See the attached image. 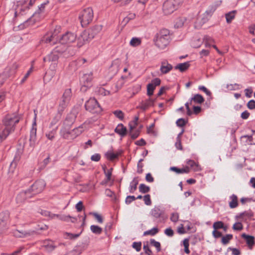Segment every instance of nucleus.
Instances as JSON below:
<instances>
[{
    "label": "nucleus",
    "instance_id": "1",
    "mask_svg": "<svg viewBox=\"0 0 255 255\" xmlns=\"http://www.w3.org/2000/svg\"><path fill=\"white\" fill-rule=\"evenodd\" d=\"M60 31V26H56L53 30L47 32L43 36L41 42L51 45H57L59 47L60 51H65L68 45L75 41L76 35L74 33L67 32L59 36Z\"/></svg>",
    "mask_w": 255,
    "mask_h": 255
},
{
    "label": "nucleus",
    "instance_id": "2",
    "mask_svg": "<svg viewBox=\"0 0 255 255\" xmlns=\"http://www.w3.org/2000/svg\"><path fill=\"white\" fill-rule=\"evenodd\" d=\"M170 39L169 31L165 28L159 30L156 34L154 41L155 45L159 49L165 48Z\"/></svg>",
    "mask_w": 255,
    "mask_h": 255
},
{
    "label": "nucleus",
    "instance_id": "3",
    "mask_svg": "<svg viewBox=\"0 0 255 255\" xmlns=\"http://www.w3.org/2000/svg\"><path fill=\"white\" fill-rule=\"evenodd\" d=\"M86 128L85 123L81 125L79 127L69 131L66 127H64L60 131L61 135L65 139H73L79 135Z\"/></svg>",
    "mask_w": 255,
    "mask_h": 255
},
{
    "label": "nucleus",
    "instance_id": "4",
    "mask_svg": "<svg viewBox=\"0 0 255 255\" xmlns=\"http://www.w3.org/2000/svg\"><path fill=\"white\" fill-rule=\"evenodd\" d=\"M183 2V0H167L162 7L163 13L166 15L170 14Z\"/></svg>",
    "mask_w": 255,
    "mask_h": 255
},
{
    "label": "nucleus",
    "instance_id": "5",
    "mask_svg": "<svg viewBox=\"0 0 255 255\" xmlns=\"http://www.w3.org/2000/svg\"><path fill=\"white\" fill-rule=\"evenodd\" d=\"M93 11L92 8L84 9L79 15V19L82 27L87 26L93 20Z\"/></svg>",
    "mask_w": 255,
    "mask_h": 255
},
{
    "label": "nucleus",
    "instance_id": "6",
    "mask_svg": "<svg viewBox=\"0 0 255 255\" xmlns=\"http://www.w3.org/2000/svg\"><path fill=\"white\" fill-rule=\"evenodd\" d=\"M72 96L71 89H67L65 90L61 101L58 107L57 111L59 113H63L66 107L67 106Z\"/></svg>",
    "mask_w": 255,
    "mask_h": 255
},
{
    "label": "nucleus",
    "instance_id": "7",
    "mask_svg": "<svg viewBox=\"0 0 255 255\" xmlns=\"http://www.w3.org/2000/svg\"><path fill=\"white\" fill-rule=\"evenodd\" d=\"M85 106L86 110L93 113H98L102 111L98 101L94 98L89 99L86 102Z\"/></svg>",
    "mask_w": 255,
    "mask_h": 255
},
{
    "label": "nucleus",
    "instance_id": "8",
    "mask_svg": "<svg viewBox=\"0 0 255 255\" xmlns=\"http://www.w3.org/2000/svg\"><path fill=\"white\" fill-rule=\"evenodd\" d=\"M19 122V118L14 115H8L2 121L3 125L10 129L11 132L14 129V126Z\"/></svg>",
    "mask_w": 255,
    "mask_h": 255
},
{
    "label": "nucleus",
    "instance_id": "9",
    "mask_svg": "<svg viewBox=\"0 0 255 255\" xmlns=\"http://www.w3.org/2000/svg\"><path fill=\"white\" fill-rule=\"evenodd\" d=\"M93 80V74L92 73L85 74L81 78V84L82 85L81 90L85 92L91 87L92 81Z\"/></svg>",
    "mask_w": 255,
    "mask_h": 255
},
{
    "label": "nucleus",
    "instance_id": "10",
    "mask_svg": "<svg viewBox=\"0 0 255 255\" xmlns=\"http://www.w3.org/2000/svg\"><path fill=\"white\" fill-rule=\"evenodd\" d=\"M55 47L51 51V52L46 57L44 58V61H48L51 62H55L58 60L59 55L62 54L64 51H60L59 47L55 45Z\"/></svg>",
    "mask_w": 255,
    "mask_h": 255
},
{
    "label": "nucleus",
    "instance_id": "11",
    "mask_svg": "<svg viewBox=\"0 0 255 255\" xmlns=\"http://www.w3.org/2000/svg\"><path fill=\"white\" fill-rule=\"evenodd\" d=\"M93 38V35L90 36L89 32L85 30L83 31L77 39V46L81 47L89 42Z\"/></svg>",
    "mask_w": 255,
    "mask_h": 255
},
{
    "label": "nucleus",
    "instance_id": "12",
    "mask_svg": "<svg viewBox=\"0 0 255 255\" xmlns=\"http://www.w3.org/2000/svg\"><path fill=\"white\" fill-rule=\"evenodd\" d=\"M32 194L30 189L21 191L16 197V202L17 204H22L27 199L32 197Z\"/></svg>",
    "mask_w": 255,
    "mask_h": 255
},
{
    "label": "nucleus",
    "instance_id": "13",
    "mask_svg": "<svg viewBox=\"0 0 255 255\" xmlns=\"http://www.w3.org/2000/svg\"><path fill=\"white\" fill-rule=\"evenodd\" d=\"M46 185L45 181L43 180H39L36 181L29 189L30 190L32 195L41 192Z\"/></svg>",
    "mask_w": 255,
    "mask_h": 255
},
{
    "label": "nucleus",
    "instance_id": "14",
    "mask_svg": "<svg viewBox=\"0 0 255 255\" xmlns=\"http://www.w3.org/2000/svg\"><path fill=\"white\" fill-rule=\"evenodd\" d=\"M41 247L49 253L53 252L57 247L55 242L49 239L45 240L41 242Z\"/></svg>",
    "mask_w": 255,
    "mask_h": 255
},
{
    "label": "nucleus",
    "instance_id": "15",
    "mask_svg": "<svg viewBox=\"0 0 255 255\" xmlns=\"http://www.w3.org/2000/svg\"><path fill=\"white\" fill-rule=\"evenodd\" d=\"M77 112L76 110H73L70 113H69L67 115L64 122V127L67 128V127H68L71 126L74 123L77 117Z\"/></svg>",
    "mask_w": 255,
    "mask_h": 255
},
{
    "label": "nucleus",
    "instance_id": "16",
    "mask_svg": "<svg viewBox=\"0 0 255 255\" xmlns=\"http://www.w3.org/2000/svg\"><path fill=\"white\" fill-rule=\"evenodd\" d=\"M103 169L104 170V172L106 176V179L101 182V184L106 185L109 182L112 181L111 185H113L114 183V180H112L113 168H111L108 170H107L106 166H103Z\"/></svg>",
    "mask_w": 255,
    "mask_h": 255
},
{
    "label": "nucleus",
    "instance_id": "17",
    "mask_svg": "<svg viewBox=\"0 0 255 255\" xmlns=\"http://www.w3.org/2000/svg\"><path fill=\"white\" fill-rule=\"evenodd\" d=\"M10 132L11 131L7 127L0 124V142L5 139Z\"/></svg>",
    "mask_w": 255,
    "mask_h": 255
},
{
    "label": "nucleus",
    "instance_id": "18",
    "mask_svg": "<svg viewBox=\"0 0 255 255\" xmlns=\"http://www.w3.org/2000/svg\"><path fill=\"white\" fill-rule=\"evenodd\" d=\"M154 100L149 98L145 101H142L140 103V105L137 108L145 111L149 107L153 106L154 105Z\"/></svg>",
    "mask_w": 255,
    "mask_h": 255
},
{
    "label": "nucleus",
    "instance_id": "19",
    "mask_svg": "<svg viewBox=\"0 0 255 255\" xmlns=\"http://www.w3.org/2000/svg\"><path fill=\"white\" fill-rule=\"evenodd\" d=\"M172 66L166 61L161 62L160 70L162 74H165L168 73L172 69Z\"/></svg>",
    "mask_w": 255,
    "mask_h": 255
},
{
    "label": "nucleus",
    "instance_id": "20",
    "mask_svg": "<svg viewBox=\"0 0 255 255\" xmlns=\"http://www.w3.org/2000/svg\"><path fill=\"white\" fill-rule=\"evenodd\" d=\"M241 236L246 241L249 249H252L253 246L255 244V237L253 236L246 235L245 233L243 234Z\"/></svg>",
    "mask_w": 255,
    "mask_h": 255
},
{
    "label": "nucleus",
    "instance_id": "21",
    "mask_svg": "<svg viewBox=\"0 0 255 255\" xmlns=\"http://www.w3.org/2000/svg\"><path fill=\"white\" fill-rule=\"evenodd\" d=\"M122 153L120 151L113 152L112 150L108 151L105 154L107 159L109 160H113L117 158Z\"/></svg>",
    "mask_w": 255,
    "mask_h": 255
},
{
    "label": "nucleus",
    "instance_id": "22",
    "mask_svg": "<svg viewBox=\"0 0 255 255\" xmlns=\"http://www.w3.org/2000/svg\"><path fill=\"white\" fill-rule=\"evenodd\" d=\"M62 113H59L57 111V114L53 118L51 122H50L49 128H54L57 127L58 128V124L59 122L62 115Z\"/></svg>",
    "mask_w": 255,
    "mask_h": 255
},
{
    "label": "nucleus",
    "instance_id": "23",
    "mask_svg": "<svg viewBox=\"0 0 255 255\" xmlns=\"http://www.w3.org/2000/svg\"><path fill=\"white\" fill-rule=\"evenodd\" d=\"M36 125V122H34L33 124L32 128L31 129L30 131V138L29 140L30 141V144L34 146L35 144V141L36 140V128L34 127V126Z\"/></svg>",
    "mask_w": 255,
    "mask_h": 255
},
{
    "label": "nucleus",
    "instance_id": "24",
    "mask_svg": "<svg viewBox=\"0 0 255 255\" xmlns=\"http://www.w3.org/2000/svg\"><path fill=\"white\" fill-rule=\"evenodd\" d=\"M121 64V61L117 59L113 61L110 67V71L113 73L116 74L118 72L119 69L120 65Z\"/></svg>",
    "mask_w": 255,
    "mask_h": 255
},
{
    "label": "nucleus",
    "instance_id": "25",
    "mask_svg": "<svg viewBox=\"0 0 255 255\" xmlns=\"http://www.w3.org/2000/svg\"><path fill=\"white\" fill-rule=\"evenodd\" d=\"M170 170L176 172L177 174L188 173L190 172V168L188 166H186L183 168H178L176 167H171Z\"/></svg>",
    "mask_w": 255,
    "mask_h": 255
},
{
    "label": "nucleus",
    "instance_id": "26",
    "mask_svg": "<svg viewBox=\"0 0 255 255\" xmlns=\"http://www.w3.org/2000/svg\"><path fill=\"white\" fill-rule=\"evenodd\" d=\"M163 214L164 211L157 207H155L151 210V215L155 218H160Z\"/></svg>",
    "mask_w": 255,
    "mask_h": 255
},
{
    "label": "nucleus",
    "instance_id": "27",
    "mask_svg": "<svg viewBox=\"0 0 255 255\" xmlns=\"http://www.w3.org/2000/svg\"><path fill=\"white\" fill-rule=\"evenodd\" d=\"M230 201L229 202V207L233 209L235 208L238 206V200L237 196L233 194L230 197Z\"/></svg>",
    "mask_w": 255,
    "mask_h": 255
},
{
    "label": "nucleus",
    "instance_id": "28",
    "mask_svg": "<svg viewBox=\"0 0 255 255\" xmlns=\"http://www.w3.org/2000/svg\"><path fill=\"white\" fill-rule=\"evenodd\" d=\"M14 235L17 238H25L30 236L31 235V233L30 232L23 230H16L14 232Z\"/></svg>",
    "mask_w": 255,
    "mask_h": 255
},
{
    "label": "nucleus",
    "instance_id": "29",
    "mask_svg": "<svg viewBox=\"0 0 255 255\" xmlns=\"http://www.w3.org/2000/svg\"><path fill=\"white\" fill-rule=\"evenodd\" d=\"M115 131L116 133L119 134L121 136H124L126 134L127 128L123 124H119L115 128Z\"/></svg>",
    "mask_w": 255,
    "mask_h": 255
},
{
    "label": "nucleus",
    "instance_id": "30",
    "mask_svg": "<svg viewBox=\"0 0 255 255\" xmlns=\"http://www.w3.org/2000/svg\"><path fill=\"white\" fill-rule=\"evenodd\" d=\"M138 184V180L137 177L134 178L130 184L129 189L130 193H133L136 190L137 185Z\"/></svg>",
    "mask_w": 255,
    "mask_h": 255
},
{
    "label": "nucleus",
    "instance_id": "31",
    "mask_svg": "<svg viewBox=\"0 0 255 255\" xmlns=\"http://www.w3.org/2000/svg\"><path fill=\"white\" fill-rule=\"evenodd\" d=\"M57 130V127H56L54 128H52V129L49 131H48L46 134L45 136L48 139L50 140H53L55 138V136Z\"/></svg>",
    "mask_w": 255,
    "mask_h": 255
},
{
    "label": "nucleus",
    "instance_id": "32",
    "mask_svg": "<svg viewBox=\"0 0 255 255\" xmlns=\"http://www.w3.org/2000/svg\"><path fill=\"white\" fill-rule=\"evenodd\" d=\"M189 62H185L182 63H180L177 65L175 68L176 69L179 70L181 72H184L186 71L189 67Z\"/></svg>",
    "mask_w": 255,
    "mask_h": 255
},
{
    "label": "nucleus",
    "instance_id": "33",
    "mask_svg": "<svg viewBox=\"0 0 255 255\" xmlns=\"http://www.w3.org/2000/svg\"><path fill=\"white\" fill-rule=\"evenodd\" d=\"M101 29L102 27L101 26H96L87 31L89 32V34L90 36L93 35L94 38L95 35L100 32Z\"/></svg>",
    "mask_w": 255,
    "mask_h": 255
},
{
    "label": "nucleus",
    "instance_id": "34",
    "mask_svg": "<svg viewBox=\"0 0 255 255\" xmlns=\"http://www.w3.org/2000/svg\"><path fill=\"white\" fill-rule=\"evenodd\" d=\"M186 163L189 166L192 167L193 169L195 171H200L201 170V168L198 165V164L196 163L194 160H188Z\"/></svg>",
    "mask_w": 255,
    "mask_h": 255
},
{
    "label": "nucleus",
    "instance_id": "35",
    "mask_svg": "<svg viewBox=\"0 0 255 255\" xmlns=\"http://www.w3.org/2000/svg\"><path fill=\"white\" fill-rule=\"evenodd\" d=\"M236 13V11L233 10L225 14L226 21L228 23H231L232 20L235 18Z\"/></svg>",
    "mask_w": 255,
    "mask_h": 255
},
{
    "label": "nucleus",
    "instance_id": "36",
    "mask_svg": "<svg viewBox=\"0 0 255 255\" xmlns=\"http://www.w3.org/2000/svg\"><path fill=\"white\" fill-rule=\"evenodd\" d=\"M82 231L79 234H72L68 232H65L63 234L64 238L66 239H71L73 240L79 237L80 235L81 234Z\"/></svg>",
    "mask_w": 255,
    "mask_h": 255
},
{
    "label": "nucleus",
    "instance_id": "37",
    "mask_svg": "<svg viewBox=\"0 0 255 255\" xmlns=\"http://www.w3.org/2000/svg\"><path fill=\"white\" fill-rule=\"evenodd\" d=\"M193 101L194 102L198 104H201L204 101L203 97L199 94H196L191 98V102Z\"/></svg>",
    "mask_w": 255,
    "mask_h": 255
},
{
    "label": "nucleus",
    "instance_id": "38",
    "mask_svg": "<svg viewBox=\"0 0 255 255\" xmlns=\"http://www.w3.org/2000/svg\"><path fill=\"white\" fill-rule=\"evenodd\" d=\"M124 82L123 77L120 79L115 86V88L113 90L114 93H117L119 90H120L123 86Z\"/></svg>",
    "mask_w": 255,
    "mask_h": 255
},
{
    "label": "nucleus",
    "instance_id": "39",
    "mask_svg": "<svg viewBox=\"0 0 255 255\" xmlns=\"http://www.w3.org/2000/svg\"><path fill=\"white\" fill-rule=\"evenodd\" d=\"M186 20L185 17H179L176 19L175 23V26L179 28L181 27L184 24V22Z\"/></svg>",
    "mask_w": 255,
    "mask_h": 255
},
{
    "label": "nucleus",
    "instance_id": "40",
    "mask_svg": "<svg viewBox=\"0 0 255 255\" xmlns=\"http://www.w3.org/2000/svg\"><path fill=\"white\" fill-rule=\"evenodd\" d=\"M90 229L91 231L95 234L99 235L102 232V229L101 227L96 225L91 226Z\"/></svg>",
    "mask_w": 255,
    "mask_h": 255
},
{
    "label": "nucleus",
    "instance_id": "41",
    "mask_svg": "<svg viewBox=\"0 0 255 255\" xmlns=\"http://www.w3.org/2000/svg\"><path fill=\"white\" fill-rule=\"evenodd\" d=\"M203 42L206 47H210L211 44L214 42V40L211 37L206 35L203 38Z\"/></svg>",
    "mask_w": 255,
    "mask_h": 255
},
{
    "label": "nucleus",
    "instance_id": "42",
    "mask_svg": "<svg viewBox=\"0 0 255 255\" xmlns=\"http://www.w3.org/2000/svg\"><path fill=\"white\" fill-rule=\"evenodd\" d=\"M141 44V39L139 38L133 37L130 41V45L132 46L135 47Z\"/></svg>",
    "mask_w": 255,
    "mask_h": 255
},
{
    "label": "nucleus",
    "instance_id": "43",
    "mask_svg": "<svg viewBox=\"0 0 255 255\" xmlns=\"http://www.w3.org/2000/svg\"><path fill=\"white\" fill-rule=\"evenodd\" d=\"M233 238V235L231 234H227L222 238L221 242L223 245H226Z\"/></svg>",
    "mask_w": 255,
    "mask_h": 255
},
{
    "label": "nucleus",
    "instance_id": "44",
    "mask_svg": "<svg viewBox=\"0 0 255 255\" xmlns=\"http://www.w3.org/2000/svg\"><path fill=\"white\" fill-rule=\"evenodd\" d=\"M150 190V187L149 186H147L145 185L144 184H140L139 186V191L141 193H146L149 191Z\"/></svg>",
    "mask_w": 255,
    "mask_h": 255
},
{
    "label": "nucleus",
    "instance_id": "45",
    "mask_svg": "<svg viewBox=\"0 0 255 255\" xmlns=\"http://www.w3.org/2000/svg\"><path fill=\"white\" fill-rule=\"evenodd\" d=\"M183 244L184 247V252L187 254H189L190 253V251L189 249V240L188 239H185L183 241Z\"/></svg>",
    "mask_w": 255,
    "mask_h": 255
},
{
    "label": "nucleus",
    "instance_id": "46",
    "mask_svg": "<svg viewBox=\"0 0 255 255\" xmlns=\"http://www.w3.org/2000/svg\"><path fill=\"white\" fill-rule=\"evenodd\" d=\"M150 242L151 245L156 249L157 252L161 251L160 244L159 242L155 241L154 239H151Z\"/></svg>",
    "mask_w": 255,
    "mask_h": 255
},
{
    "label": "nucleus",
    "instance_id": "47",
    "mask_svg": "<svg viewBox=\"0 0 255 255\" xmlns=\"http://www.w3.org/2000/svg\"><path fill=\"white\" fill-rule=\"evenodd\" d=\"M158 232V229L157 228H153L151 230L146 231L144 233V235H151L154 236Z\"/></svg>",
    "mask_w": 255,
    "mask_h": 255
},
{
    "label": "nucleus",
    "instance_id": "48",
    "mask_svg": "<svg viewBox=\"0 0 255 255\" xmlns=\"http://www.w3.org/2000/svg\"><path fill=\"white\" fill-rule=\"evenodd\" d=\"M155 87L152 84H148L147 86V94L148 96H150L153 95V91Z\"/></svg>",
    "mask_w": 255,
    "mask_h": 255
},
{
    "label": "nucleus",
    "instance_id": "49",
    "mask_svg": "<svg viewBox=\"0 0 255 255\" xmlns=\"http://www.w3.org/2000/svg\"><path fill=\"white\" fill-rule=\"evenodd\" d=\"M138 120V117H135L134 120L129 124L130 128V130L131 131L134 129L137 125V121Z\"/></svg>",
    "mask_w": 255,
    "mask_h": 255
},
{
    "label": "nucleus",
    "instance_id": "50",
    "mask_svg": "<svg viewBox=\"0 0 255 255\" xmlns=\"http://www.w3.org/2000/svg\"><path fill=\"white\" fill-rule=\"evenodd\" d=\"M213 227L215 230L224 228V223L221 221L216 222L213 224Z\"/></svg>",
    "mask_w": 255,
    "mask_h": 255
},
{
    "label": "nucleus",
    "instance_id": "51",
    "mask_svg": "<svg viewBox=\"0 0 255 255\" xmlns=\"http://www.w3.org/2000/svg\"><path fill=\"white\" fill-rule=\"evenodd\" d=\"M243 226L240 222H237L233 226V229L235 231H241L243 229Z\"/></svg>",
    "mask_w": 255,
    "mask_h": 255
},
{
    "label": "nucleus",
    "instance_id": "52",
    "mask_svg": "<svg viewBox=\"0 0 255 255\" xmlns=\"http://www.w3.org/2000/svg\"><path fill=\"white\" fill-rule=\"evenodd\" d=\"M70 219V221L72 223H75L77 219L75 218L72 217L70 216H62L60 218V220L64 221H68L69 219Z\"/></svg>",
    "mask_w": 255,
    "mask_h": 255
},
{
    "label": "nucleus",
    "instance_id": "53",
    "mask_svg": "<svg viewBox=\"0 0 255 255\" xmlns=\"http://www.w3.org/2000/svg\"><path fill=\"white\" fill-rule=\"evenodd\" d=\"M113 113L116 117L120 119V120H123L124 119V114L122 111H121V110L115 111Z\"/></svg>",
    "mask_w": 255,
    "mask_h": 255
},
{
    "label": "nucleus",
    "instance_id": "54",
    "mask_svg": "<svg viewBox=\"0 0 255 255\" xmlns=\"http://www.w3.org/2000/svg\"><path fill=\"white\" fill-rule=\"evenodd\" d=\"M144 203L146 205H150L151 204V201L150 199V196L149 194L145 195L143 197Z\"/></svg>",
    "mask_w": 255,
    "mask_h": 255
},
{
    "label": "nucleus",
    "instance_id": "55",
    "mask_svg": "<svg viewBox=\"0 0 255 255\" xmlns=\"http://www.w3.org/2000/svg\"><path fill=\"white\" fill-rule=\"evenodd\" d=\"M175 145L177 149L179 150L182 149V146L181 145V138L179 137H177L176 138V142H175Z\"/></svg>",
    "mask_w": 255,
    "mask_h": 255
},
{
    "label": "nucleus",
    "instance_id": "56",
    "mask_svg": "<svg viewBox=\"0 0 255 255\" xmlns=\"http://www.w3.org/2000/svg\"><path fill=\"white\" fill-rule=\"evenodd\" d=\"M24 247L23 246H20L16 250L10 253L11 255H19Z\"/></svg>",
    "mask_w": 255,
    "mask_h": 255
},
{
    "label": "nucleus",
    "instance_id": "57",
    "mask_svg": "<svg viewBox=\"0 0 255 255\" xmlns=\"http://www.w3.org/2000/svg\"><path fill=\"white\" fill-rule=\"evenodd\" d=\"M141 243L140 242H134L132 244V247L136 250L137 252H139L141 250Z\"/></svg>",
    "mask_w": 255,
    "mask_h": 255
},
{
    "label": "nucleus",
    "instance_id": "58",
    "mask_svg": "<svg viewBox=\"0 0 255 255\" xmlns=\"http://www.w3.org/2000/svg\"><path fill=\"white\" fill-rule=\"evenodd\" d=\"M93 216L95 218V219L97 220L98 223H102L103 222V218L102 217L99 215L98 213H93Z\"/></svg>",
    "mask_w": 255,
    "mask_h": 255
},
{
    "label": "nucleus",
    "instance_id": "59",
    "mask_svg": "<svg viewBox=\"0 0 255 255\" xmlns=\"http://www.w3.org/2000/svg\"><path fill=\"white\" fill-rule=\"evenodd\" d=\"M16 167V163L14 162H12L10 164L9 169L8 171V173L10 175H12L14 173V169Z\"/></svg>",
    "mask_w": 255,
    "mask_h": 255
},
{
    "label": "nucleus",
    "instance_id": "60",
    "mask_svg": "<svg viewBox=\"0 0 255 255\" xmlns=\"http://www.w3.org/2000/svg\"><path fill=\"white\" fill-rule=\"evenodd\" d=\"M247 107L251 110L255 109V101L253 100H250L247 104Z\"/></svg>",
    "mask_w": 255,
    "mask_h": 255
},
{
    "label": "nucleus",
    "instance_id": "61",
    "mask_svg": "<svg viewBox=\"0 0 255 255\" xmlns=\"http://www.w3.org/2000/svg\"><path fill=\"white\" fill-rule=\"evenodd\" d=\"M164 233L168 237H172L174 235V232L170 228L165 229Z\"/></svg>",
    "mask_w": 255,
    "mask_h": 255
},
{
    "label": "nucleus",
    "instance_id": "62",
    "mask_svg": "<svg viewBox=\"0 0 255 255\" xmlns=\"http://www.w3.org/2000/svg\"><path fill=\"white\" fill-rule=\"evenodd\" d=\"M161 81L159 78H155L151 81L150 84L156 87L157 86H159L160 84Z\"/></svg>",
    "mask_w": 255,
    "mask_h": 255
},
{
    "label": "nucleus",
    "instance_id": "63",
    "mask_svg": "<svg viewBox=\"0 0 255 255\" xmlns=\"http://www.w3.org/2000/svg\"><path fill=\"white\" fill-rule=\"evenodd\" d=\"M91 159L94 161H99L101 159V155L98 153H96L92 155Z\"/></svg>",
    "mask_w": 255,
    "mask_h": 255
},
{
    "label": "nucleus",
    "instance_id": "64",
    "mask_svg": "<svg viewBox=\"0 0 255 255\" xmlns=\"http://www.w3.org/2000/svg\"><path fill=\"white\" fill-rule=\"evenodd\" d=\"M202 42L200 39H197L192 43V45L195 48H198L200 46Z\"/></svg>",
    "mask_w": 255,
    "mask_h": 255
}]
</instances>
